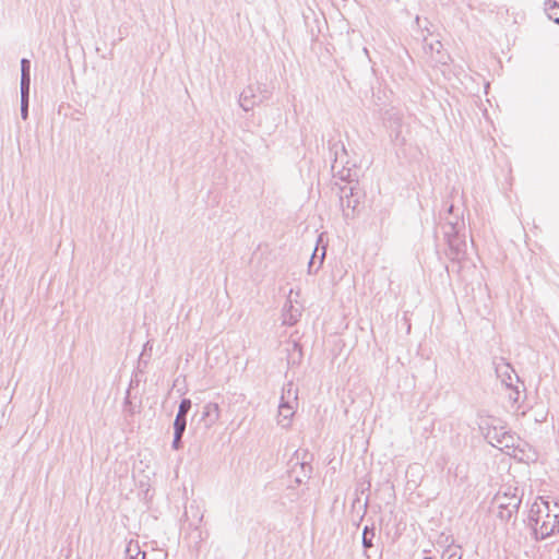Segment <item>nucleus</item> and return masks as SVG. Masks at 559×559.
I'll return each mask as SVG.
<instances>
[{"label":"nucleus","instance_id":"obj_25","mask_svg":"<svg viewBox=\"0 0 559 559\" xmlns=\"http://www.w3.org/2000/svg\"><path fill=\"white\" fill-rule=\"evenodd\" d=\"M317 250H318V248L314 250V252H313V254H312V257H311V260H310V262H309V271H311V267H312V265H313V260H314V258H316V252H317Z\"/></svg>","mask_w":559,"mask_h":559},{"label":"nucleus","instance_id":"obj_29","mask_svg":"<svg viewBox=\"0 0 559 559\" xmlns=\"http://www.w3.org/2000/svg\"><path fill=\"white\" fill-rule=\"evenodd\" d=\"M419 20H420V19H419V16H416V20H415V21H416V23H417L418 25H419Z\"/></svg>","mask_w":559,"mask_h":559},{"label":"nucleus","instance_id":"obj_10","mask_svg":"<svg viewBox=\"0 0 559 559\" xmlns=\"http://www.w3.org/2000/svg\"><path fill=\"white\" fill-rule=\"evenodd\" d=\"M255 92H257V87H254L253 85H249L247 86L241 93H240V96H239V106L245 110V111H249L251 109H253V107L257 105V100H255Z\"/></svg>","mask_w":559,"mask_h":559},{"label":"nucleus","instance_id":"obj_6","mask_svg":"<svg viewBox=\"0 0 559 559\" xmlns=\"http://www.w3.org/2000/svg\"><path fill=\"white\" fill-rule=\"evenodd\" d=\"M424 50L427 55L430 56L432 61L438 63H445L447 62V53L443 51V45L439 40H435L431 43H428L427 39H424Z\"/></svg>","mask_w":559,"mask_h":559},{"label":"nucleus","instance_id":"obj_1","mask_svg":"<svg viewBox=\"0 0 559 559\" xmlns=\"http://www.w3.org/2000/svg\"><path fill=\"white\" fill-rule=\"evenodd\" d=\"M535 535L539 539L559 537V502L540 499L530 512Z\"/></svg>","mask_w":559,"mask_h":559},{"label":"nucleus","instance_id":"obj_8","mask_svg":"<svg viewBox=\"0 0 559 559\" xmlns=\"http://www.w3.org/2000/svg\"><path fill=\"white\" fill-rule=\"evenodd\" d=\"M219 415L221 412L218 404L210 402L203 406L201 420L204 423L206 428H211L218 421Z\"/></svg>","mask_w":559,"mask_h":559},{"label":"nucleus","instance_id":"obj_20","mask_svg":"<svg viewBox=\"0 0 559 559\" xmlns=\"http://www.w3.org/2000/svg\"><path fill=\"white\" fill-rule=\"evenodd\" d=\"M190 409H191V401L189 399H183L179 404L178 413L176 416L186 418L187 414L189 413Z\"/></svg>","mask_w":559,"mask_h":559},{"label":"nucleus","instance_id":"obj_22","mask_svg":"<svg viewBox=\"0 0 559 559\" xmlns=\"http://www.w3.org/2000/svg\"><path fill=\"white\" fill-rule=\"evenodd\" d=\"M124 411L128 412L130 415H133L135 412V406H133L130 402V391H127V395L124 397Z\"/></svg>","mask_w":559,"mask_h":559},{"label":"nucleus","instance_id":"obj_23","mask_svg":"<svg viewBox=\"0 0 559 559\" xmlns=\"http://www.w3.org/2000/svg\"><path fill=\"white\" fill-rule=\"evenodd\" d=\"M511 390L510 394H509V400L513 403H518L519 402V399H520V391L518 389V386H514V384L512 385V388H509Z\"/></svg>","mask_w":559,"mask_h":559},{"label":"nucleus","instance_id":"obj_28","mask_svg":"<svg viewBox=\"0 0 559 559\" xmlns=\"http://www.w3.org/2000/svg\"><path fill=\"white\" fill-rule=\"evenodd\" d=\"M296 481L300 484V483H302V478H301V477H299V476H297V477H296Z\"/></svg>","mask_w":559,"mask_h":559},{"label":"nucleus","instance_id":"obj_30","mask_svg":"<svg viewBox=\"0 0 559 559\" xmlns=\"http://www.w3.org/2000/svg\"><path fill=\"white\" fill-rule=\"evenodd\" d=\"M424 559H432L431 557H425Z\"/></svg>","mask_w":559,"mask_h":559},{"label":"nucleus","instance_id":"obj_27","mask_svg":"<svg viewBox=\"0 0 559 559\" xmlns=\"http://www.w3.org/2000/svg\"><path fill=\"white\" fill-rule=\"evenodd\" d=\"M453 211V205H450L449 209H448V213L451 214Z\"/></svg>","mask_w":559,"mask_h":559},{"label":"nucleus","instance_id":"obj_16","mask_svg":"<svg viewBox=\"0 0 559 559\" xmlns=\"http://www.w3.org/2000/svg\"><path fill=\"white\" fill-rule=\"evenodd\" d=\"M127 559H145L146 554L140 549L138 543L130 542L126 549Z\"/></svg>","mask_w":559,"mask_h":559},{"label":"nucleus","instance_id":"obj_26","mask_svg":"<svg viewBox=\"0 0 559 559\" xmlns=\"http://www.w3.org/2000/svg\"><path fill=\"white\" fill-rule=\"evenodd\" d=\"M324 257H325V248L322 249V254L320 258V265L322 264Z\"/></svg>","mask_w":559,"mask_h":559},{"label":"nucleus","instance_id":"obj_15","mask_svg":"<svg viewBox=\"0 0 559 559\" xmlns=\"http://www.w3.org/2000/svg\"><path fill=\"white\" fill-rule=\"evenodd\" d=\"M376 536V532L373 527L365 526L362 531V547L365 548L366 558H370L371 556L367 552L368 549L373 547V538Z\"/></svg>","mask_w":559,"mask_h":559},{"label":"nucleus","instance_id":"obj_11","mask_svg":"<svg viewBox=\"0 0 559 559\" xmlns=\"http://www.w3.org/2000/svg\"><path fill=\"white\" fill-rule=\"evenodd\" d=\"M447 242L452 252L453 259L460 260L464 257V254L466 253V249H467V242H466L464 236L460 235L455 238H450V240Z\"/></svg>","mask_w":559,"mask_h":559},{"label":"nucleus","instance_id":"obj_9","mask_svg":"<svg viewBox=\"0 0 559 559\" xmlns=\"http://www.w3.org/2000/svg\"><path fill=\"white\" fill-rule=\"evenodd\" d=\"M496 372H497L498 378L501 379V382L507 388H512L513 379L515 380V382L520 381L519 377L514 373V370L510 364H507V362L498 364L496 367Z\"/></svg>","mask_w":559,"mask_h":559},{"label":"nucleus","instance_id":"obj_19","mask_svg":"<svg viewBox=\"0 0 559 559\" xmlns=\"http://www.w3.org/2000/svg\"><path fill=\"white\" fill-rule=\"evenodd\" d=\"M462 552L459 546L448 547L442 555V559H461Z\"/></svg>","mask_w":559,"mask_h":559},{"label":"nucleus","instance_id":"obj_18","mask_svg":"<svg viewBox=\"0 0 559 559\" xmlns=\"http://www.w3.org/2000/svg\"><path fill=\"white\" fill-rule=\"evenodd\" d=\"M28 99L29 90H21V118L23 120L28 118Z\"/></svg>","mask_w":559,"mask_h":559},{"label":"nucleus","instance_id":"obj_24","mask_svg":"<svg viewBox=\"0 0 559 559\" xmlns=\"http://www.w3.org/2000/svg\"><path fill=\"white\" fill-rule=\"evenodd\" d=\"M182 435L183 433H178V432L174 433V440H173V444H171L174 450H179L180 449Z\"/></svg>","mask_w":559,"mask_h":559},{"label":"nucleus","instance_id":"obj_17","mask_svg":"<svg viewBox=\"0 0 559 559\" xmlns=\"http://www.w3.org/2000/svg\"><path fill=\"white\" fill-rule=\"evenodd\" d=\"M545 11L550 20L559 24V4L556 1L546 0Z\"/></svg>","mask_w":559,"mask_h":559},{"label":"nucleus","instance_id":"obj_5","mask_svg":"<svg viewBox=\"0 0 559 559\" xmlns=\"http://www.w3.org/2000/svg\"><path fill=\"white\" fill-rule=\"evenodd\" d=\"M384 126L390 131V138L397 145L405 143V138L402 134L403 115L396 110H388L383 118Z\"/></svg>","mask_w":559,"mask_h":559},{"label":"nucleus","instance_id":"obj_3","mask_svg":"<svg viewBox=\"0 0 559 559\" xmlns=\"http://www.w3.org/2000/svg\"><path fill=\"white\" fill-rule=\"evenodd\" d=\"M485 438L492 447L504 451L509 455L520 457L516 453L520 447V439L506 430L504 427H489L485 433Z\"/></svg>","mask_w":559,"mask_h":559},{"label":"nucleus","instance_id":"obj_21","mask_svg":"<svg viewBox=\"0 0 559 559\" xmlns=\"http://www.w3.org/2000/svg\"><path fill=\"white\" fill-rule=\"evenodd\" d=\"M187 426V419L185 417L176 416L174 421L175 432L183 433Z\"/></svg>","mask_w":559,"mask_h":559},{"label":"nucleus","instance_id":"obj_14","mask_svg":"<svg viewBox=\"0 0 559 559\" xmlns=\"http://www.w3.org/2000/svg\"><path fill=\"white\" fill-rule=\"evenodd\" d=\"M31 87V62L23 58L21 60V90H29Z\"/></svg>","mask_w":559,"mask_h":559},{"label":"nucleus","instance_id":"obj_13","mask_svg":"<svg viewBox=\"0 0 559 559\" xmlns=\"http://www.w3.org/2000/svg\"><path fill=\"white\" fill-rule=\"evenodd\" d=\"M445 219L447 222L443 225V234L447 241H449L450 238H455L460 236V231L464 227V222L459 218H456L455 221H450L448 218Z\"/></svg>","mask_w":559,"mask_h":559},{"label":"nucleus","instance_id":"obj_7","mask_svg":"<svg viewBox=\"0 0 559 559\" xmlns=\"http://www.w3.org/2000/svg\"><path fill=\"white\" fill-rule=\"evenodd\" d=\"M300 316H301L300 308L294 306L292 299H288L283 308L282 323L284 325L292 326L298 322Z\"/></svg>","mask_w":559,"mask_h":559},{"label":"nucleus","instance_id":"obj_2","mask_svg":"<svg viewBox=\"0 0 559 559\" xmlns=\"http://www.w3.org/2000/svg\"><path fill=\"white\" fill-rule=\"evenodd\" d=\"M297 407L298 391L294 384L289 382L283 388L278 405L277 425L285 429L289 428Z\"/></svg>","mask_w":559,"mask_h":559},{"label":"nucleus","instance_id":"obj_12","mask_svg":"<svg viewBox=\"0 0 559 559\" xmlns=\"http://www.w3.org/2000/svg\"><path fill=\"white\" fill-rule=\"evenodd\" d=\"M306 456H307V451L297 450L294 454L293 461L296 460V462L293 465L292 471H297V466H298L300 468V471L304 472V477L308 478L312 471V466L310 465L309 462L306 461Z\"/></svg>","mask_w":559,"mask_h":559},{"label":"nucleus","instance_id":"obj_4","mask_svg":"<svg viewBox=\"0 0 559 559\" xmlns=\"http://www.w3.org/2000/svg\"><path fill=\"white\" fill-rule=\"evenodd\" d=\"M493 504L497 507L498 516L501 520H510L521 504L516 488L508 487L504 491H498L493 497Z\"/></svg>","mask_w":559,"mask_h":559}]
</instances>
